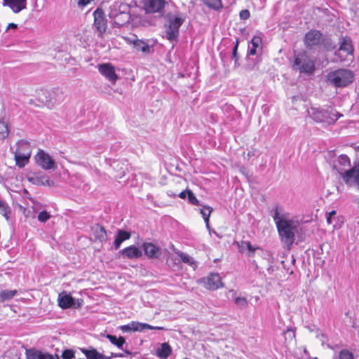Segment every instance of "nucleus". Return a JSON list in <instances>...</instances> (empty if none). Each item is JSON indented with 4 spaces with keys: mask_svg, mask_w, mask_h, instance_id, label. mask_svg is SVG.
Masks as SVG:
<instances>
[{
    "mask_svg": "<svg viewBox=\"0 0 359 359\" xmlns=\"http://www.w3.org/2000/svg\"><path fill=\"white\" fill-rule=\"evenodd\" d=\"M272 212L280 240L286 248H290L294 242L298 221L290 219V214L281 205H276Z\"/></svg>",
    "mask_w": 359,
    "mask_h": 359,
    "instance_id": "f257e3e1",
    "label": "nucleus"
},
{
    "mask_svg": "<svg viewBox=\"0 0 359 359\" xmlns=\"http://www.w3.org/2000/svg\"><path fill=\"white\" fill-rule=\"evenodd\" d=\"M309 115L315 121L327 125L334 124L342 114L332 108L320 109L311 107L307 110Z\"/></svg>",
    "mask_w": 359,
    "mask_h": 359,
    "instance_id": "f03ea898",
    "label": "nucleus"
},
{
    "mask_svg": "<svg viewBox=\"0 0 359 359\" xmlns=\"http://www.w3.org/2000/svg\"><path fill=\"white\" fill-rule=\"evenodd\" d=\"M327 81L337 88H343L353 81V74L351 70L339 69L327 74Z\"/></svg>",
    "mask_w": 359,
    "mask_h": 359,
    "instance_id": "7ed1b4c3",
    "label": "nucleus"
},
{
    "mask_svg": "<svg viewBox=\"0 0 359 359\" xmlns=\"http://www.w3.org/2000/svg\"><path fill=\"white\" fill-rule=\"evenodd\" d=\"M293 68L301 73L312 74L315 71V62L305 51L301 52L294 57Z\"/></svg>",
    "mask_w": 359,
    "mask_h": 359,
    "instance_id": "20e7f679",
    "label": "nucleus"
},
{
    "mask_svg": "<svg viewBox=\"0 0 359 359\" xmlns=\"http://www.w3.org/2000/svg\"><path fill=\"white\" fill-rule=\"evenodd\" d=\"M353 53V47L351 38L345 36L341 39L339 49L335 52L336 62H343L347 60Z\"/></svg>",
    "mask_w": 359,
    "mask_h": 359,
    "instance_id": "39448f33",
    "label": "nucleus"
},
{
    "mask_svg": "<svg viewBox=\"0 0 359 359\" xmlns=\"http://www.w3.org/2000/svg\"><path fill=\"white\" fill-rule=\"evenodd\" d=\"M166 4L165 0H143V9L146 13H157L162 15L164 13V8Z\"/></svg>",
    "mask_w": 359,
    "mask_h": 359,
    "instance_id": "423d86ee",
    "label": "nucleus"
},
{
    "mask_svg": "<svg viewBox=\"0 0 359 359\" xmlns=\"http://www.w3.org/2000/svg\"><path fill=\"white\" fill-rule=\"evenodd\" d=\"M184 19L180 17L170 18L168 25L166 28V37L169 41H176L179 36V29L182 25Z\"/></svg>",
    "mask_w": 359,
    "mask_h": 359,
    "instance_id": "0eeeda50",
    "label": "nucleus"
},
{
    "mask_svg": "<svg viewBox=\"0 0 359 359\" xmlns=\"http://www.w3.org/2000/svg\"><path fill=\"white\" fill-rule=\"evenodd\" d=\"M340 176L348 185L356 184L359 189V163L343 172Z\"/></svg>",
    "mask_w": 359,
    "mask_h": 359,
    "instance_id": "6e6552de",
    "label": "nucleus"
},
{
    "mask_svg": "<svg viewBox=\"0 0 359 359\" xmlns=\"http://www.w3.org/2000/svg\"><path fill=\"white\" fill-rule=\"evenodd\" d=\"M36 163L44 170H51L55 168V161L43 150H39L35 157Z\"/></svg>",
    "mask_w": 359,
    "mask_h": 359,
    "instance_id": "1a4fd4ad",
    "label": "nucleus"
},
{
    "mask_svg": "<svg viewBox=\"0 0 359 359\" xmlns=\"http://www.w3.org/2000/svg\"><path fill=\"white\" fill-rule=\"evenodd\" d=\"M65 99V95L62 89L60 88H53L48 93V97L46 100V105L49 108H52L56 104H61Z\"/></svg>",
    "mask_w": 359,
    "mask_h": 359,
    "instance_id": "9d476101",
    "label": "nucleus"
},
{
    "mask_svg": "<svg viewBox=\"0 0 359 359\" xmlns=\"http://www.w3.org/2000/svg\"><path fill=\"white\" fill-rule=\"evenodd\" d=\"M94 15V27L99 32V35L102 36L105 32L107 29V20L104 14L101 9H96L93 13Z\"/></svg>",
    "mask_w": 359,
    "mask_h": 359,
    "instance_id": "9b49d317",
    "label": "nucleus"
},
{
    "mask_svg": "<svg viewBox=\"0 0 359 359\" xmlns=\"http://www.w3.org/2000/svg\"><path fill=\"white\" fill-rule=\"evenodd\" d=\"M323 41V34L317 30H311L304 37V43L307 47H313L320 45Z\"/></svg>",
    "mask_w": 359,
    "mask_h": 359,
    "instance_id": "f8f14e48",
    "label": "nucleus"
},
{
    "mask_svg": "<svg viewBox=\"0 0 359 359\" xmlns=\"http://www.w3.org/2000/svg\"><path fill=\"white\" fill-rule=\"evenodd\" d=\"M98 70L102 75L111 83H114L118 79L114 67L109 63L101 64L98 66Z\"/></svg>",
    "mask_w": 359,
    "mask_h": 359,
    "instance_id": "ddd939ff",
    "label": "nucleus"
},
{
    "mask_svg": "<svg viewBox=\"0 0 359 359\" xmlns=\"http://www.w3.org/2000/svg\"><path fill=\"white\" fill-rule=\"evenodd\" d=\"M205 288L215 290L223 287V283L219 273H211L204 280Z\"/></svg>",
    "mask_w": 359,
    "mask_h": 359,
    "instance_id": "4468645a",
    "label": "nucleus"
},
{
    "mask_svg": "<svg viewBox=\"0 0 359 359\" xmlns=\"http://www.w3.org/2000/svg\"><path fill=\"white\" fill-rule=\"evenodd\" d=\"M4 6H8L14 13H18L27 8V0H3Z\"/></svg>",
    "mask_w": 359,
    "mask_h": 359,
    "instance_id": "2eb2a0df",
    "label": "nucleus"
},
{
    "mask_svg": "<svg viewBox=\"0 0 359 359\" xmlns=\"http://www.w3.org/2000/svg\"><path fill=\"white\" fill-rule=\"evenodd\" d=\"M351 166L350 158L344 154L340 155L334 163V169L341 175L346 170L348 169Z\"/></svg>",
    "mask_w": 359,
    "mask_h": 359,
    "instance_id": "dca6fc26",
    "label": "nucleus"
},
{
    "mask_svg": "<svg viewBox=\"0 0 359 359\" xmlns=\"http://www.w3.org/2000/svg\"><path fill=\"white\" fill-rule=\"evenodd\" d=\"M142 248L145 255L150 258H158L161 254V249L151 243H144Z\"/></svg>",
    "mask_w": 359,
    "mask_h": 359,
    "instance_id": "f3484780",
    "label": "nucleus"
},
{
    "mask_svg": "<svg viewBox=\"0 0 359 359\" xmlns=\"http://www.w3.org/2000/svg\"><path fill=\"white\" fill-rule=\"evenodd\" d=\"M27 359H60L57 354L52 355L41 351L29 350L27 351Z\"/></svg>",
    "mask_w": 359,
    "mask_h": 359,
    "instance_id": "a211bd4d",
    "label": "nucleus"
},
{
    "mask_svg": "<svg viewBox=\"0 0 359 359\" xmlns=\"http://www.w3.org/2000/svg\"><path fill=\"white\" fill-rule=\"evenodd\" d=\"M58 305L63 309H69L74 305V300L70 294L62 292L58 296Z\"/></svg>",
    "mask_w": 359,
    "mask_h": 359,
    "instance_id": "6ab92c4d",
    "label": "nucleus"
},
{
    "mask_svg": "<svg viewBox=\"0 0 359 359\" xmlns=\"http://www.w3.org/2000/svg\"><path fill=\"white\" fill-rule=\"evenodd\" d=\"M123 256L128 259L139 258L142 257V250L136 246L131 245L121 250Z\"/></svg>",
    "mask_w": 359,
    "mask_h": 359,
    "instance_id": "aec40b11",
    "label": "nucleus"
},
{
    "mask_svg": "<svg viewBox=\"0 0 359 359\" xmlns=\"http://www.w3.org/2000/svg\"><path fill=\"white\" fill-rule=\"evenodd\" d=\"M93 234L95 240L103 243L107 241V231L104 228L99 224H95L92 226Z\"/></svg>",
    "mask_w": 359,
    "mask_h": 359,
    "instance_id": "412c9836",
    "label": "nucleus"
},
{
    "mask_svg": "<svg viewBox=\"0 0 359 359\" xmlns=\"http://www.w3.org/2000/svg\"><path fill=\"white\" fill-rule=\"evenodd\" d=\"M130 238V232H128L126 231H123L121 229H118L117 231V235L116 236L115 241H114V248L116 250L118 249L121 245V243L128 240Z\"/></svg>",
    "mask_w": 359,
    "mask_h": 359,
    "instance_id": "4be33fe9",
    "label": "nucleus"
},
{
    "mask_svg": "<svg viewBox=\"0 0 359 359\" xmlns=\"http://www.w3.org/2000/svg\"><path fill=\"white\" fill-rule=\"evenodd\" d=\"M172 353V348L168 343H163L156 350V355L161 358L166 359Z\"/></svg>",
    "mask_w": 359,
    "mask_h": 359,
    "instance_id": "5701e85b",
    "label": "nucleus"
},
{
    "mask_svg": "<svg viewBox=\"0 0 359 359\" xmlns=\"http://www.w3.org/2000/svg\"><path fill=\"white\" fill-rule=\"evenodd\" d=\"M15 152L27 156H31L32 151L29 142L24 140L19 141L17 143V149Z\"/></svg>",
    "mask_w": 359,
    "mask_h": 359,
    "instance_id": "b1692460",
    "label": "nucleus"
},
{
    "mask_svg": "<svg viewBox=\"0 0 359 359\" xmlns=\"http://www.w3.org/2000/svg\"><path fill=\"white\" fill-rule=\"evenodd\" d=\"M83 353L85 354L87 359H110L111 357H107L99 353L95 349L83 350Z\"/></svg>",
    "mask_w": 359,
    "mask_h": 359,
    "instance_id": "393cba45",
    "label": "nucleus"
},
{
    "mask_svg": "<svg viewBox=\"0 0 359 359\" xmlns=\"http://www.w3.org/2000/svg\"><path fill=\"white\" fill-rule=\"evenodd\" d=\"M106 337L110 341V342L117 346L118 348L123 350V345L126 344V339L123 337H116L115 335L107 334Z\"/></svg>",
    "mask_w": 359,
    "mask_h": 359,
    "instance_id": "a878e982",
    "label": "nucleus"
},
{
    "mask_svg": "<svg viewBox=\"0 0 359 359\" xmlns=\"http://www.w3.org/2000/svg\"><path fill=\"white\" fill-rule=\"evenodd\" d=\"M30 156H27L25 154H21L19 153L15 152V160L16 162V165L19 168H23L26 164L28 163Z\"/></svg>",
    "mask_w": 359,
    "mask_h": 359,
    "instance_id": "bb28decb",
    "label": "nucleus"
},
{
    "mask_svg": "<svg viewBox=\"0 0 359 359\" xmlns=\"http://www.w3.org/2000/svg\"><path fill=\"white\" fill-rule=\"evenodd\" d=\"M212 210L213 209L211 207L206 205H202V208L200 209V212L202 215L205 222L206 227L208 229H210L209 217Z\"/></svg>",
    "mask_w": 359,
    "mask_h": 359,
    "instance_id": "cd10ccee",
    "label": "nucleus"
},
{
    "mask_svg": "<svg viewBox=\"0 0 359 359\" xmlns=\"http://www.w3.org/2000/svg\"><path fill=\"white\" fill-rule=\"evenodd\" d=\"M133 47L135 48L136 50H141L144 53H149L150 52L149 46L145 41L139 39H137V41L135 42V45L133 46Z\"/></svg>",
    "mask_w": 359,
    "mask_h": 359,
    "instance_id": "c85d7f7f",
    "label": "nucleus"
},
{
    "mask_svg": "<svg viewBox=\"0 0 359 359\" xmlns=\"http://www.w3.org/2000/svg\"><path fill=\"white\" fill-rule=\"evenodd\" d=\"M17 293L15 290H3L0 292V302L12 299Z\"/></svg>",
    "mask_w": 359,
    "mask_h": 359,
    "instance_id": "c756f323",
    "label": "nucleus"
},
{
    "mask_svg": "<svg viewBox=\"0 0 359 359\" xmlns=\"http://www.w3.org/2000/svg\"><path fill=\"white\" fill-rule=\"evenodd\" d=\"M133 326L132 330L133 332H142L144 329L151 328V325L137 321L131 322Z\"/></svg>",
    "mask_w": 359,
    "mask_h": 359,
    "instance_id": "7c9ffc66",
    "label": "nucleus"
},
{
    "mask_svg": "<svg viewBox=\"0 0 359 359\" xmlns=\"http://www.w3.org/2000/svg\"><path fill=\"white\" fill-rule=\"evenodd\" d=\"M0 213L6 217V219L9 218L11 214V209L8 204L0 199Z\"/></svg>",
    "mask_w": 359,
    "mask_h": 359,
    "instance_id": "2f4dec72",
    "label": "nucleus"
},
{
    "mask_svg": "<svg viewBox=\"0 0 359 359\" xmlns=\"http://www.w3.org/2000/svg\"><path fill=\"white\" fill-rule=\"evenodd\" d=\"M176 254L181 258L183 262L189 264L191 266L195 264V261L194 259L187 254H185L181 251H177Z\"/></svg>",
    "mask_w": 359,
    "mask_h": 359,
    "instance_id": "473e14b6",
    "label": "nucleus"
},
{
    "mask_svg": "<svg viewBox=\"0 0 359 359\" xmlns=\"http://www.w3.org/2000/svg\"><path fill=\"white\" fill-rule=\"evenodd\" d=\"M286 343H291L295 339V333L292 328H287L283 333Z\"/></svg>",
    "mask_w": 359,
    "mask_h": 359,
    "instance_id": "72a5a7b5",
    "label": "nucleus"
},
{
    "mask_svg": "<svg viewBox=\"0 0 359 359\" xmlns=\"http://www.w3.org/2000/svg\"><path fill=\"white\" fill-rule=\"evenodd\" d=\"M8 125L5 121H0V139H4L8 135Z\"/></svg>",
    "mask_w": 359,
    "mask_h": 359,
    "instance_id": "f704fd0d",
    "label": "nucleus"
},
{
    "mask_svg": "<svg viewBox=\"0 0 359 359\" xmlns=\"http://www.w3.org/2000/svg\"><path fill=\"white\" fill-rule=\"evenodd\" d=\"M334 359H354L353 354L347 349L340 351L337 358Z\"/></svg>",
    "mask_w": 359,
    "mask_h": 359,
    "instance_id": "c9c22d12",
    "label": "nucleus"
},
{
    "mask_svg": "<svg viewBox=\"0 0 359 359\" xmlns=\"http://www.w3.org/2000/svg\"><path fill=\"white\" fill-rule=\"evenodd\" d=\"M204 3L208 7L213 9H219L222 7L221 0H204Z\"/></svg>",
    "mask_w": 359,
    "mask_h": 359,
    "instance_id": "e433bc0d",
    "label": "nucleus"
},
{
    "mask_svg": "<svg viewBox=\"0 0 359 359\" xmlns=\"http://www.w3.org/2000/svg\"><path fill=\"white\" fill-rule=\"evenodd\" d=\"M187 197L188 201L191 204L195 205H200L198 200L196 198V197L191 191L187 190Z\"/></svg>",
    "mask_w": 359,
    "mask_h": 359,
    "instance_id": "4c0bfd02",
    "label": "nucleus"
},
{
    "mask_svg": "<svg viewBox=\"0 0 359 359\" xmlns=\"http://www.w3.org/2000/svg\"><path fill=\"white\" fill-rule=\"evenodd\" d=\"M50 217V214L46 211H41L38 215V220L41 222H46Z\"/></svg>",
    "mask_w": 359,
    "mask_h": 359,
    "instance_id": "58836bf2",
    "label": "nucleus"
},
{
    "mask_svg": "<svg viewBox=\"0 0 359 359\" xmlns=\"http://www.w3.org/2000/svg\"><path fill=\"white\" fill-rule=\"evenodd\" d=\"M234 302H235L236 304H237L238 306L242 307V308L246 306L248 304L246 298L243 297H236L234 299Z\"/></svg>",
    "mask_w": 359,
    "mask_h": 359,
    "instance_id": "ea45409f",
    "label": "nucleus"
},
{
    "mask_svg": "<svg viewBox=\"0 0 359 359\" xmlns=\"http://www.w3.org/2000/svg\"><path fill=\"white\" fill-rule=\"evenodd\" d=\"M252 47L257 48L262 43V39L259 36H255L251 39Z\"/></svg>",
    "mask_w": 359,
    "mask_h": 359,
    "instance_id": "a19ab883",
    "label": "nucleus"
},
{
    "mask_svg": "<svg viewBox=\"0 0 359 359\" xmlns=\"http://www.w3.org/2000/svg\"><path fill=\"white\" fill-rule=\"evenodd\" d=\"M238 43H239V42H238V40L237 39L236 41V44L233 46V50H232V58L235 60V63H236L238 60Z\"/></svg>",
    "mask_w": 359,
    "mask_h": 359,
    "instance_id": "79ce46f5",
    "label": "nucleus"
},
{
    "mask_svg": "<svg viewBox=\"0 0 359 359\" xmlns=\"http://www.w3.org/2000/svg\"><path fill=\"white\" fill-rule=\"evenodd\" d=\"M74 356V353L70 349L65 350L62 353V357L64 359H71Z\"/></svg>",
    "mask_w": 359,
    "mask_h": 359,
    "instance_id": "37998d69",
    "label": "nucleus"
},
{
    "mask_svg": "<svg viewBox=\"0 0 359 359\" xmlns=\"http://www.w3.org/2000/svg\"><path fill=\"white\" fill-rule=\"evenodd\" d=\"M244 245L247 247L249 252H250L252 254L255 252V250L257 249V248L252 246L250 242H243L242 245L241 246V249L243 248V246Z\"/></svg>",
    "mask_w": 359,
    "mask_h": 359,
    "instance_id": "c03bdc74",
    "label": "nucleus"
},
{
    "mask_svg": "<svg viewBox=\"0 0 359 359\" xmlns=\"http://www.w3.org/2000/svg\"><path fill=\"white\" fill-rule=\"evenodd\" d=\"M124 40L128 43V44H132V45H135V42L137 41V36L135 35H133L130 37H128V36H124L123 37Z\"/></svg>",
    "mask_w": 359,
    "mask_h": 359,
    "instance_id": "a18cd8bd",
    "label": "nucleus"
},
{
    "mask_svg": "<svg viewBox=\"0 0 359 359\" xmlns=\"http://www.w3.org/2000/svg\"><path fill=\"white\" fill-rule=\"evenodd\" d=\"M240 18L242 20H247L250 18V12L247 9L242 10L240 12Z\"/></svg>",
    "mask_w": 359,
    "mask_h": 359,
    "instance_id": "49530a36",
    "label": "nucleus"
},
{
    "mask_svg": "<svg viewBox=\"0 0 359 359\" xmlns=\"http://www.w3.org/2000/svg\"><path fill=\"white\" fill-rule=\"evenodd\" d=\"M132 327H133V326L131 325V323H130L127 325L121 326V330L123 332H129V331H133Z\"/></svg>",
    "mask_w": 359,
    "mask_h": 359,
    "instance_id": "de8ad7c7",
    "label": "nucleus"
},
{
    "mask_svg": "<svg viewBox=\"0 0 359 359\" xmlns=\"http://www.w3.org/2000/svg\"><path fill=\"white\" fill-rule=\"evenodd\" d=\"M93 1V0H79L78 4L79 6L84 7V6H87L88 4H89Z\"/></svg>",
    "mask_w": 359,
    "mask_h": 359,
    "instance_id": "09e8293b",
    "label": "nucleus"
},
{
    "mask_svg": "<svg viewBox=\"0 0 359 359\" xmlns=\"http://www.w3.org/2000/svg\"><path fill=\"white\" fill-rule=\"evenodd\" d=\"M327 222L329 224H333L334 228H339V226H337V224H333V221L335 219L334 217H331L329 216H326Z\"/></svg>",
    "mask_w": 359,
    "mask_h": 359,
    "instance_id": "8fccbe9b",
    "label": "nucleus"
},
{
    "mask_svg": "<svg viewBox=\"0 0 359 359\" xmlns=\"http://www.w3.org/2000/svg\"><path fill=\"white\" fill-rule=\"evenodd\" d=\"M187 196V190H185V191H182V192H180L178 195V196L180 198H185L186 196Z\"/></svg>",
    "mask_w": 359,
    "mask_h": 359,
    "instance_id": "3c124183",
    "label": "nucleus"
},
{
    "mask_svg": "<svg viewBox=\"0 0 359 359\" xmlns=\"http://www.w3.org/2000/svg\"><path fill=\"white\" fill-rule=\"evenodd\" d=\"M248 53L250 55H255L257 53V48L252 47L249 49Z\"/></svg>",
    "mask_w": 359,
    "mask_h": 359,
    "instance_id": "603ef678",
    "label": "nucleus"
},
{
    "mask_svg": "<svg viewBox=\"0 0 359 359\" xmlns=\"http://www.w3.org/2000/svg\"><path fill=\"white\" fill-rule=\"evenodd\" d=\"M151 328H149V330H165V329L163 327L160 326H152L151 325Z\"/></svg>",
    "mask_w": 359,
    "mask_h": 359,
    "instance_id": "864d4df0",
    "label": "nucleus"
},
{
    "mask_svg": "<svg viewBox=\"0 0 359 359\" xmlns=\"http://www.w3.org/2000/svg\"><path fill=\"white\" fill-rule=\"evenodd\" d=\"M111 358H122L123 357V355L122 353H111V355L109 356Z\"/></svg>",
    "mask_w": 359,
    "mask_h": 359,
    "instance_id": "5fc2aeb1",
    "label": "nucleus"
},
{
    "mask_svg": "<svg viewBox=\"0 0 359 359\" xmlns=\"http://www.w3.org/2000/svg\"><path fill=\"white\" fill-rule=\"evenodd\" d=\"M337 212L335 210H332L331 212H327L326 214V216H329V217H334V216L336 215Z\"/></svg>",
    "mask_w": 359,
    "mask_h": 359,
    "instance_id": "6e6d98bb",
    "label": "nucleus"
},
{
    "mask_svg": "<svg viewBox=\"0 0 359 359\" xmlns=\"http://www.w3.org/2000/svg\"><path fill=\"white\" fill-rule=\"evenodd\" d=\"M18 27V25L15 23H9L8 25V27L7 29H10V28H12V29H16Z\"/></svg>",
    "mask_w": 359,
    "mask_h": 359,
    "instance_id": "4d7b16f0",
    "label": "nucleus"
},
{
    "mask_svg": "<svg viewBox=\"0 0 359 359\" xmlns=\"http://www.w3.org/2000/svg\"><path fill=\"white\" fill-rule=\"evenodd\" d=\"M124 351H125V353H126V354H128V355H130V354H131V352H130V351H128V350H125Z\"/></svg>",
    "mask_w": 359,
    "mask_h": 359,
    "instance_id": "13d9d810",
    "label": "nucleus"
},
{
    "mask_svg": "<svg viewBox=\"0 0 359 359\" xmlns=\"http://www.w3.org/2000/svg\"><path fill=\"white\" fill-rule=\"evenodd\" d=\"M126 18H127V21L129 19V17L128 16V14H123Z\"/></svg>",
    "mask_w": 359,
    "mask_h": 359,
    "instance_id": "bf43d9fd",
    "label": "nucleus"
},
{
    "mask_svg": "<svg viewBox=\"0 0 359 359\" xmlns=\"http://www.w3.org/2000/svg\"><path fill=\"white\" fill-rule=\"evenodd\" d=\"M212 232H213L215 235H217V232H216L215 231H213Z\"/></svg>",
    "mask_w": 359,
    "mask_h": 359,
    "instance_id": "052dcab7",
    "label": "nucleus"
},
{
    "mask_svg": "<svg viewBox=\"0 0 359 359\" xmlns=\"http://www.w3.org/2000/svg\"><path fill=\"white\" fill-rule=\"evenodd\" d=\"M357 150L359 151V146L357 147Z\"/></svg>",
    "mask_w": 359,
    "mask_h": 359,
    "instance_id": "680f3d73",
    "label": "nucleus"
},
{
    "mask_svg": "<svg viewBox=\"0 0 359 359\" xmlns=\"http://www.w3.org/2000/svg\"><path fill=\"white\" fill-rule=\"evenodd\" d=\"M185 359H188V358H185Z\"/></svg>",
    "mask_w": 359,
    "mask_h": 359,
    "instance_id": "e2e57ef3",
    "label": "nucleus"
}]
</instances>
